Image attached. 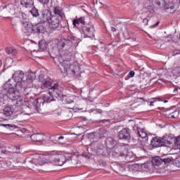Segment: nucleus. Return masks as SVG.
<instances>
[{
  "label": "nucleus",
  "mask_w": 180,
  "mask_h": 180,
  "mask_svg": "<svg viewBox=\"0 0 180 180\" xmlns=\"http://www.w3.org/2000/svg\"><path fill=\"white\" fill-rule=\"evenodd\" d=\"M4 91H6L7 96L11 99L14 106L20 108L23 105V96L22 93L25 94V90L22 89V83H17L15 80H8L3 85Z\"/></svg>",
  "instance_id": "f257e3e1"
},
{
  "label": "nucleus",
  "mask_w": 180,
  "mask_h": 180,
  "mask_svg": "<svg viewBox=\"0 0 180 180\" xmlns=\"http://www.w3.org/2000/svg\"><path fill=\"white\" fill-rule=\"evenodd\" d=\"M54 61H58L59 70L62 74H67L70 77H75L77 72H79V65L78 64H72L70 60H64L62 56L53 58Z\"/></svg>",
  "instance_id": "f03ea898"
},
{
  "label": "nucleus",
  "mask_w": 180,
  "mask_h": 180,
  "mask_svg": "<svg viewBox=\"0 0 180 180\" xmlns=\"http://www.w3.org/2000/svg\"><path fill=\"white\" fill-rule=\"evenodd\" d=\"M43 101H44L45 102H52V101H54V97L52 93H50V90L46 94H45L43 96V99L41 98L30 99V102H32V106L34 108V109H36V110H37V112H39V109H40L41 105L43 106L44 105Z\"/></svg>",
  "instance_id": "7ed1b4c3"
},
{
  "label": "nucleus",
  "mask_w": 180,
  "mask_h": 180,
  "mask_svg": "<svg viewBox=\"0 0 180 180\" xmlns=\"http://www.w3.org/2000/svg\"><path fill=\"white\" fill-rule=\"evenodd\" d=\"M49 162L51 164H54L55 165H59L61 167L65 164V156L61 154H53L49 155Z\"/></svg>",
  "instance_id": "20e7f679"
},
{
  "label": "nucleus",
  "mask_w": 180,
  "mask_h": 180,
  "mask_svg": "<svg viewBox=\"0 0 180 180\" xmlns=\"http://www.w3.org/2000/svg\"><path fill=\"white\" fill-rule=\"evenodd\" d=\"M88 23H89V17L88 16L81 17L72 20L74 27H76L79 30L86 25H88Z\"/></svg>",
  "instance_id": "39448f33"
},
{
  "label": "nucleus",
  "mask_w": 180,
  "mask_h": 180,
  "mask_svg": "<svg viewBox=\"0 0 180 180\" xmlns=\"http://www.w3.org/2000/svg\"><path fill=\"white\" fill-rule=\"evenodd\" d=\"M168 141L165 139V136L160 137L155 136L150 141V144L153 147H162V146H165V144H171V142L167 143Z\"/></svg>",
  "instance_id": "423d86ee"
},
{
  "label": "nucleus",
  "mask_w": 180,
  "mask_h": 180,
  "mask_svg": "<svg viewBox=\"0 0 180 180\" xmlns=\"http://www.w3.org/2000/svg\"><path fill=\"white\" fill-rule=\"evenodd\" d=\"M79 30L83 33L84 37H94L95 36L94 25L89 24V22L82 27Z\"/></svg>",
  "instance_id": "0eeeda50"
},
{
  "label": "nucleus",
  "mask_w": 180,
  "mask_h": 180,
  "mask_svg": "<svg viewBox=\"0 0 180 180\" xmlns=\"http://www.w3.org/2000/svg\"><path fill=\"white\" fill-rule=\"evenodd\" d=\"M50 94H52L53 98H61L63 96V91L64 89L59 86L58 84H55L51 88L49 89Z\"/></svg>",
  "instance_id": "6e6552de"
},
{
  "label": "nucleus",
  "mask_w": 180,
  "mask_h": 180,
  "mask_svg": "<svg viewBox=\"0 0 180 180\" xmlns=\"http://www.w3.org/2000/svg\"><path fill=\"white\" fill-rule=\"evenodd\" d=\"M39 84L37 88H41V89H47L51 86V79L50 77H46L45 79L39 77L38 78Z\"/></svg>",
  "instance_id": "1a4fd4ad"
},
{
  "label": "nucleus",
  "mask_w": 180,
  "mask_h": 180,
  "mask_svg": "<svg viewBox=\"0 0 180 180\" xmlns=\"http://www.w3.org/2000/svg\"><path fill=\"white\" fill-rule=\"evenodd\" d=\"M53 15L51 14V11L49 9H44L41 11L39 14V19L41 23H46V22H49V20L51 19Z\"/></svg>",
  "instance_id": "9d476101"
},
{
  "label": "nucleus",
  "mask_w": 180,
  "mask_h": 180,
  "mask_svg": "<svg viewBox=\"0 0 180 180\" xmlns=\"http://www.w3.org/2000/svg\"><path fill=\"white\" fill-rule=\"evenodd\" d=\"M136 134L137 137H139L138 140H142L144 144L148 141V135L147 134V131H146V129L137 128Z\"/></svg>",
  "instance_id": "9b49d317"
},
{
  "label": "nucleus",
  "mask_w": 180,
  "mask_h": 180,
  "mask_svg": "<svg viewBox=\"0 0 180 180\" xmlns=\"http://www.w3.org/2000/svg\"><path fill=\"white\" fill-rule=\"evenodd\" d=\"M22 33L26 36H30L33 33V24L29 22H22Z\"/></svg>",
  "instance_id": "f8f14e48"
},
{
  "label": "nucleus",
  "mask_w": 180,
  "mask_h": 180,
  "mask_svg": "<svg viewBox=\"0 0 180 180\" xmlns=\"http://www.w3.org/2000/svg\"><path fill=\"white\" fill-rule=\"evenodd\" d=\"M117 137L120 140H130V129L129 128H123L118 132Z\"/></svg>",
  "instance_id": "ddd939ff"
},
{
  "label": "nucleus",
  "mask_w": 180,
  "mask_h": 180,
  "mask_svg": "<svg viewBox=\"0 0 180 180\" xmlns=\"http://www.w3.org/2000/svg\"><path fill=\"white\" fill-rule=\"evenodd\" d=\"M48 23L50 29L56 30V29H58V26H60V19H58V16L53 15L49 21H48Z\"/></svg>",
  "instance_id": "4468645a"
},
{
  "label": "nucleus",
  "mask_w": 180,
  "mask_h": 180,
  "mask_svg": "<svg viewBox=\"0 0 180 180\" xmlns=\"http://www.w3.org/2000/svg\"><path fill=\"white\" fill-rule=\"evenodd\" d=\"M27 161L34 165H44L46 164V162L40 157V155H35L31 160L27 159Z\"/></svg>",
  "instance_id": "2eb2a0df"
},
{
  "label": "nucleus",
  "mask_w": 180,
  "mask_h": 180,
  "mask_svg": "<svg viewBox=\"0 0 180 180\" xmlns=\"http://www.w3.org/2000/svg\"><path fill=\"white\" fill-rule=\"evenodd\" d=\"M25 73L22 70H17L13 75V78L10 81H15V82H19V81H23Z\"/></svg>",
  "instance_id": "dca6fc26"
},
{
  "label": "nucleus",
  "mask_w": 180,
  "mask_h": 180,
  "mask_svg": "<svg viewBox=\"0 0 180 180\" xmlns=\"http://www.w3.org/2000/svg\"><path fill=\"white\" fill-rule=\"evenodd\" d=\"M19 83L22 84L21 88L24 90V92H26L27 88H33L34 86L33 82L27 79H26V80L17 82V84Z\"/></svg>",
  "instance_id": "f3484780"
},
{
  "label": "nucleus",
  "mask_w": 180,
  "mask_h": 180,
  "mask_svg": "<svg viewBox=\"0 0 180 180\" xmlns=\"http://www.w3.org/2000/svg\"><path fill=\"white\" fill-rule=\"evenodd\" d=\"M20 5H22L23 8L30 9L34 6V1L33 0H20Z\"/></svg>",
  "instance_id": "a211bd4d"
},
{
  "label": "nucleus",
  "mask_w": 180,
  "mask_h": 180,
  "mask_svg": "<svg viewBox=\"0 0 180 180\" xmlns=\"http://www.w3.org/2000/svg\"><path fill=\"white\" fill-rule=\"evenodd\" d=\"M44 32V26L41 24H37L35 25H32V33L34 34H39V33H43Z\"/></svg>",
  "instance_id": "6ab92c4d"
},
{
  "label": "nucleus",
  "mask_w": 180,
  "mask_h": 180,
  "mask_svg": "<svg viewBox=\"0 0 180 180\" xmlns=\"http://www.w3.org/2000/svg\"><path fill=\"white\" fill-rule=\"evenodd\" d=\"M101 51H105V53H108V56H112L115 51L114 46L112 44H110L105 47H101Z\"/></svg>",
  "instance_id": "aec40b11"
},
{
  "label": "nucleus",
  "mask_w": 180,
  "mask_h": 180,
  "mask_svg": "<svg viewBox=\"0 0 180 180\" xmlns=\"http://www.w3.org/2000/svg\"><path fill=\"white\" fill-rule=\"evenodd\" d=\"M13 112H15V109H13V108L11 106H6L3 110V115L6 117H10V116L13 115Z\"/></svg>",
  "instance_id": "412c9836"
},
{
  "label": "nucleus",
  "mask_w": 180,
  "mask_h": 180,
  "mask_svg": "<svg viewBox=\"0 0 180 180\" xmlns=\"http://www.w3.org/2000/svg\"><path fill=\"white\" fill-rule=\"evenodd\" d=\"M30 139L32 141H37L38 143H41L44 140V136L41 134H34L31 135Z\"/></svg>",
  "instance_id": "4be33fe9"
},
{
  "label": "nucleus",
  "mask_w": 180,
  "mask_h": 180,
  "mask_svg": "<svg viewBox=\"0 0 180 180\" xmlns=\"http://www.w3.org/2000/svg\"><path fill=\"white\" fill-rule=\"evenodd\" d=\"M53 13L55 16H58L60 19L64 18V12H63V8L60 6L53 7Z\"/></svg>",
  "instance_id": "5701e85b"
},
{
  "label": "nucleus",
  "mask_w": 180,
  "mask_h": 180,
  "mask_svg": "<svg viewBox=\"0 0 180 180\" xmlns=\"http://www.w3.org/2000/svg\"><path fill=\"white\" fill-rule=\"evenodd\" d=\"M71 41L67 39H63L58 43V47H61V49H64L67 44H71Z\"/></svg>",
  "instance_id": "b1692460"
},
{
  "label": "nucleus",
  "mask_w": 180,
  "mask_h": 180,
  "mask_svg": "<svg viewBox=\"0 0 180 180\" xmlns=\"http://www.w3.org/2000/svg\"><path fill=\"white\" fill-rule=\"evenodd\" d=\"M39 51H46L47 50V42L44 40H41L38 44Z\"/></svg>",
  "instance_id": "393cba45"
},
{
  "label": "nucleus",
  "mask_w": 180,
  "mask_h": 180,
  "mask_svg": "<svg viewBox=\"0 0 180 180\" xmlns=\"http://www.w3.org/2000/svg\"><path fill=\"white\" fill-rule=\"evenodd\" d=\"M151 163L152 165L158 167V165H161V164H162V159L160 158V156H155L153 158Z\"/></svg>",
  "instance_id": "a878e982"
},
{
  "label": "nucleus",
  "mask_w": 180,
  "mask_h": 180,
  "mask_svg": "<svg viewBox=\"0 0 180 180\" xmlns=\"http://www.w3.org/2000/svg\"><path fill=\"white\" fill-rule=\"evenodd\" d=\"M0 126H2L3 127H5V129H7L8 130H15L16 129V125L15 124H1Z\"/></svg>",
  "instance_id": "bb28decb"
},
{
  "label": "nucleus",
  "mask_w": 180,
  "mask_h": 180,
  "mask_svg": "<svg viewBox=\"0 0 180 180\" xmlns=\"http://www.w3.org/2000/svg\"><path fill=\"white\" fill-rule=\"evenodd\" d=\"M6 53L7 54H11L12 56H16V53H18V51L16 49L9 47L6 49Z\"/></svg>",
  "instance_id": "cd10ccee"
},
{
  "label": "nucleus",
  "mask_w": 180,
  "mask_h": 180,
  "mask_svg": "<svg viewBox=\"0 0 180 180\" xmlns=\"http://www.w3.org/2000/svg\"><path fill=\"white\" fill-rule=\"evenodd\" d=\"M161 101H162V98H161L160 97L152 98H150L149 106H153L155 102H161Z\"/></svg>",
  "instance_id": "c85d7f7f"
},
{
  "label": "nucleus",
  "mask_w": 180,
  "mask_h": 180,
  "mask_svg": "<svg viewBox=\"0 0 180 180\" xmlns=\"http://www.w3.org/2000/svg\"><path fill=\"white\" fill-rule=\"evenodd\" d=\"M153 163L151 162L144 163L142 167L146 169V171H150L153 168Z\"/></svg>",
  "instance_id": "c756f323"
},
{
  "label": "nucleus",
  "mask_w": 180,
  "mask_h": 180,
  "mask_svg": "<svg viewBox=\"0 0 180 180\" xmlns=\"http://www.w3.org/2000/svg\"><path fill=\"white\" fill-rule=\"evenodd\" d=\"M19 18L22 25H23V22H27V15L24 13H21Z\"/></svg>",
  "instance_id": "7c9ffc66"
},
{
  "label": "nucleus",
  "mask_w": 180,
  "mask_h": 180,
  "mask_svg": "<svg viewBox=\"0 0 180 180\" xmlns=\"http://www.w3.org/2000/svg\"><path fill=\"white\" fill-rule=\"evenodd\" d=\"M30 13H32V16H34L35 18H37V16H40V14H39V10H37V8L34 7H32Z\"/></svg>",
  "instance_id": "2f4dec72"
},
{
  "label": "nucleus",
  "mask_w": 180,
  "mask_h": 180,
  "mask_svg": "<svg viewBox=\"0 0 180 180\" xmlns=\"http://www.w3.org/2000/svg\"><path fill=\"white\" fill-rule=\"evenodd\" d=\"M35 79H36V75L34 73L30 72L27 75V79H28L29 81H32L33 82V81H34Z\"/></svg>",
  "instance_id": "473e14b6"
},
{
  "label": "nucleus",
  "mask_w": 180,
  "mask_h": 180,
  "mask_svg": "<svg viewBox=\"0 0 180 180\" xmlns=\"http://www.w3.org/2000/svg\"><path fill=\"white\" fill-rule=\"evenodd\" d=\"M3 168H8V167H11V162L9 160H1Z\"/></svg>",
  "instance_id": "72a5a7b5"
},
{
  "label": "nucleus",
  "mask_w": 180,
  "mask_h": 180,
  "mask_svg": "<svg viewBox=\"0 0 180 180\" xmlns=\"http://www.w3.org/2000/svg\"><path fill=\"white\" fill-rule=\"evenodd\" d=\"M97 154L101 157H106V150H104L103 149H98L97 150Z\"/></svg>",
  "instance_id": "f704fd0d"
},
{
  "label": "nucleus",
  "mask_w": 180,
  "mask_h": 180,
  "mask_svg": "<svg viewBox=\"0 0 180 180\" xmlns=\"http://www.w3.org/2000/svg\"><path fill=\"white\" fill-rule=\"evenodd\" d=\"M172 160H174V158H172V157H170V158H163V159H162V161L165 165H167V164H169V162H171L172 161Z\"/></svg>",
  "instance_id": "c9c22d12"
},
{
  "label": "nucleus",
  "mask_w": 180,
  "mask_h": 180,
  "mask_svg": "<svg viewBox=\"0 0 180 180\" xmlns=\"http://www.w3.org/2000/svg\"><path fill=\"white\" fill-rule=\"evenodd\" d=\"M155 4L158 5V6H164V5H165V0H157Z\"/></svg>",
  "instance_id": "e433bc0d"
},
{
  "label": "nucleus",
  "mask_w": 180,
  "mask_h": 180,
  "mask_svg": "<svg viewBox=\"0 0 180 180\" xmlns=\"http://www.w3.org/2000/svg\"><path fill=\"white\" fill-rule=\"evenodd\" d=\"M40 4L46 6V5H49L50 4V0H38Z\"/></svg>",
  "instance_id": "4c0bfd02"
},
{
  "label": "nucleus",
  "mask_w": 180,
  "mask_h": 180,
  "mask_svg": "<svg viewBox=\"0 0 180 180\" xmlns=\"http://www.w3.org/2000/svg\"><path fill=\"white\" fill-rule=\"evenodd\" d=\"M134 71H131L128 74V78H133L134 77Z\"/></svg>",
  "instance_id": "58836bf2"
},
{
  "label": "nucleus",
  "mask_w": 180,
  "mask_h": 180,
  "mask_svg": "<svg viewBox=\"0 0 180 180\" xmlns=\"http://www.w3.org/2000/svg\"><path fill=\"white\" fill-rule=\"evenodd\" d=\"M160 25V21H158L155 25L150 26V29H155V27H158Z\"/></svg>",
  "instance_id": "ea45409f"
},
{
  "label": "nucleus",
  "mask_w": 180,
  "mask_h": 180,
  "mask_svg": "<svg viewBox=\"0 0 180 180\" xmlns=\"http://www.w3.org/2000/svg\"><path fill=\"white\" fill-rule=\"evenodd\" d=\"M68 112H65L64 111H59L58 112L57 115L58 116H61V115H63V116H65V115H67Z\"/></svg>",
  "instance_id": "a19ab883"
},
{
  "label": "nucleus",
  "mask_w": 180,
  "mask_h": 180,
  "mask_svg": "<svg viewBox=\"0 0 180 180\" xmlns=\"http://www.w3.org/2000/svg\"><path fill=\"white\" fill-rule=\"evenodd\" d=\"M174 141H175V144H176V146H180V136L177 137Z\"/></svg>",
  "instance_id": "79ce46f5"
},
{
  "label": "nucleus",
  "mask_w": 180,
  "mask_h": 180,
  "mask_svg": "<svg viewBox=\"0 0 180 180\" xmlns=\"http://www.w3.org/2000/svg\"><path fill=\"white\" fill-rule=\"evenodd\" d=\"M94 112H96L95 113H99L100 115H102V113L103 112V111L99 108L94 110Z\"/></svg>",
  "instance_id": "37998d69"
},
{
  "label": "nucleus",
  "mask_w": 180,
  "mask_h": 180,
  "mask_svg": "<svg viewBox=\"0 0 180 180\" xmlns=\"http://www.w3.org/2000/svg\"><path fill=\"white\" fill-rule=\"evenodd\" d=\"M178 54H180V49H176L173 51V56H176Z\"/></svg>",
  "instance_id": "c03bdc74"
},
{
  "label": "nucleus",
  "mask_w": 180,
  "mask_h": 180,
  "mask_svg": "<svg viewBox=\"0 0 180 180\" xmlns=\"http://www.w3.org/2000/svg\"><path fill=\"white\" fill-rule=\"evenodd\" d=\"M108 122H110V120H99L98 123H103V124H105V123H108Z\"/></svg>",
  "instance_id": "a18cd8bd"
},
{
  "label": "nucleus",
  "mask_w": 180,
  "mask_h": 180,
  "mask_svg": "<svg viewBox=\"0 0 180 180\" xmlns=\"http://www.w3.org/2000/svg\"><path fill=\"white\" fill-rule=\"evenodd\" d=\"M125 160H127V162H130L131 160H130V156H129L128 155H125Z\"/></svg>",
  "instance_id": "49530a36"
},
{
  "label": "nucleus",
  "mask_w": 180,
  "mask_h": 180,
  "mask_svg": "<svg viewBox=\"0 0 180 180\" xmlns=\"http://www.w3.org/2000/svg\"><path fill=\"white\" fill-rule=\"evenodd\" d=\"M143 23H146V25H148V19L144 18V19H143Z\"/></svg>",
  "instance_id": "de8ad7c7"
},
{
  "label": "nucleus",
  "mask_w": 180,
  "mask_h": 180,
  "mask_svg": "<svg viewBox=\"0 0 180 180\" xmlns=\"http://www.w3.org/2000/svg\"><path fill=\"white\" fill-rule=\"evenodd\" d=\"M11 25H12L13 26H16V24L15 23V19H12V20H11Z\"/></svg>",
  "instance_id": "09e8293b"
},
{
  "label": "nucleus",
  "mask_w": 180,
  "mask_h": 180,
  "mask_svg": "<svg viewBox=\"0 0 180 180\" xmlns=\"http://www.w3.org/2000/svg\"><path fill=\"white\" fill-rule=\"evenodd\" d=\"M101 164H102L103 167L106 166V162L101 160Z\"/></svg>",
  "instance_id": "8fccbe9b"
},
{
  "label": "nucleus",
  "mask_w": 180,
  "mask_h": 180,
  "mask_svg": "<svg viewBox=\"0 0 180 180\" xmlns=\"http://www.w3.org/2000/svg\"><path fill=\"white\" fill-rule=\"evenodd\" d=\"M63 139H64V136H59V137L58 138V140H63Z\"/></svg>",
  "instance_id": "3c124183"
},
{
  "label": "nucleus",
  "mask_w": 180,
  "mask_h": 180,
  "mask_svg": "<svg viewBox=\"0 0 180 180\" xmlns=\"http://www.w3.org/2000/svg\"><path fill=\"white\" fill-rule=\"evenodd\" d=\"M2 164H3V163H2V160H0V169H1V168H4Z\"/></svg>",
  "instance_id": "603ef678"
},
{
  "label": "nucleus",
  "mask_w": 180,
  "mask_h": 180,
  "mask_svg": "<svg viewBox=\"0 0 180 180\" xmlns=\"http://www.w3.org/2000/svg\"><path fill=\"white\" fill-rule=\"evenodd\" d=\"M111 31H112V32H115V31H116V28H115V27H111Z\"/></svg>",
  "instance_id": "864d4df0"
},
{
  "label": "nucleus",
  "mask_w": 180,
  "mask_h": 180,
  "mask_svg": "<svg viewBox=\"0 0 180 180\" xmlns=\"http://www.w3.org/2000/svg\"><path fill=\"white\" fill-rule=\"evenodd\" d=\"M170 117L172 119H175L176 117H175V115H171Z\"/></svg>",
  "instance_id": "5fc2aeb1"
},
{
  "label": "nucleus",
  "mask_w": 180,
  "mask_h": 180,
  "mask_svg": "<svg viewBox=\"0 0 180 180\" xmlns=\"http://www.w3.org/2000/svg\"><path fill=\"white\" fill-rule=\"evenodd\" d=\"M5 151H6V150H3L0 148V154L2 153H5Z\"/></svg>",
  "instance_id": "6e6d98bb"
},
{
  "label": "nucleus",
  "mask_w": 180,
  "mask_h": 180,
  "mask_svg": "<svg viewBox=\"0 0 180 180\" xmlns=\"http://www.w3.org/2000/svg\"><path fill=\"white\" fill-rule=\"evenodd\" d=\"M120 169H121V171H124V167H120Z\"/></svg>",
  "instance_id": "4d7b16f0"
},
{
  "label": "nucleus",
  "mask_w": 180,
  "mask_h": 180,
  "mask_svg": "<svg viewBox=\"0 0 180 180\" xmlns=\"http://www.w3.org/2000/svg\"><path fill=\"white\" fill-rule=\"evenodd\" d=\"M120 157H124V154L120 153Z\"/></svg>",
  "instance_id": "13d9d810"
},
{
  "label": "nucleus",
  "mask_w": 180,
  "mask_h": 180,
  "mask_svg": "<svg viewBox=\"0 0 180 180\" xmlns=\"http://www.w3.org/2000/svg\"><path fill=\"white\" fill-rule=\"evenodd\" d=\"M2 65V61L0 60V67Z\"/></svg>",
  "instance_id": "bf43d9fd"
},
{
  "label": "nucleus",
  "mask_w": 180,
  "mask_h": 180,
  "mask_svg": "<svg viewBox=\"0 0 180 180\" xmlns=\"http://www.w3.org/2000/svg\"><path fill=\"white\" fill-rule=\"evenodd\" d=\"M170 8H171V9H174V6H171Z\"/></svg>",
  "instance_id": "052dcab7"
},
{
  "label": "nucleus",
  "mask_w": 180,
  "mask_h": 180,
  "mask_svg": "<svg viewBox=\"0 0 180 180\" xmlns=\"http://www.w3.org/2000/svg\"><path fill=\"white\" fill-rule=\"evenodd\" d=\"M141 99H142L143 101H144V98H141Z\"/></svg>",
  "instance_id": "680f3d73"
},
{
  "label": "nucleus",
  "mask_w": 180,
  "mask_h": 180,
  "mask_svg": "<svg viewBox=\"0 0 180 180\" xmlns=\"http://www.w3.org/2000/svg\"><path fill=\"white\" fill-rule=\"evenodd\" d=\"M101 44H103V43L101 42Z\"/></svg>",
  "instance_id": "e2e57ef3"
},
{
  "label": "nucleus",
  "mask_w": 180,
  "mask_h": 180,
  "mask_svg": "<svg viewBox=\"0 0 180 180\" xmlns=\"http://www.w3.org/2000/svg\"><path fill=\"white\" fill-rule=\"evenodd\" d=\"M176 70H180V68H177Z\"/></svg>",
  "instance_id": "0e129e2a"
},
{
  "label": "nucleus",
  "mask_w": 180,
  "mask_h": 180,
  "mask_svg": "<svg viewBox=\"0 0 180 180\" xmlns=\"http://www.w3.org/2000/svg\"><path fill=\"white\" fill-rule=\"evenodd\" d=\"M166 102H167V101H165V103H166Z\"/></svg>",
  "instance_id": "69168bd1"
}]
</instances>
